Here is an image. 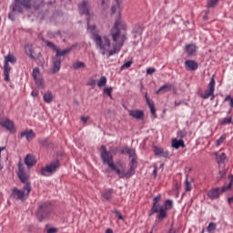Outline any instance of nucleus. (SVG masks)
I'll list each match as a JSON object with an SVG mask.
<instances>
[{"instance_id": "nucleus-1", "label": "nucleus", "mask_w": 233, "mask_h": 233, "mask_svg": "<svg viewBox=\"0 0 233 233\" xmlns=\"http://www.w3.org/2000/svg\"><path fill=\"white\" fill-rule=\"evenodd\" d=\"M86 21L87 30H90V33L93 35V41L96 46L102 50V56H105L107 52V57H112V56H116V54L121 52V48H123L125 41H127V34L121 35V30H127V25L121 20V17H118L115 21L113 28L110 30V35L113 39L111 50H109L111 43L108 36L101 37V35L96 34V25H90V18H87Z\"/></svg>"}, {"instance_id": "nucleus-2", "label": "nucleus", "mask_w": 233, "mask_h": 233, "mask_svg": "<svg viewBox=\"0 0 233 233\" xmlns=\"http://www.w3.org/2000/svg\"><path fill=\"white\" fill-rule=\"evenodd\" d=\"M54 0H15L9 6L8 19L15 21V15L17 14H23L25 10L33 8L35 10V15L40 21H43L46 15H48V10L45 8V5H52Z\"/></svg>"}, {"instance_id": "nucleus-3", "label": "nucleus", "mask_w": 233, "mask_h": 233, "mask_svg": "<svg viewBox=\"0 0 233 233\" xmlns=\"http://www.w3.org/2000/svg\"><path fill=\"white\" fill-rule=\"evenodd\" d=\"M159 201H161V195H157L153 198V204L148 216L149 218H152L154 214H157V219H158V221H163L168 218L167 210H172L174 202L171 199H167L164 202V205L159 206Z\"/></svg>"}, {"instance_id": "nucleus-4", "label": "nucleus", "mask_w": 233, "mask_h": 233, "mask_svg": "<svg viewBox=\"0 0 233 233\" xmlns=\"http://www.w3.org/2000/svg\"><path fill=\"white\" fill-rule=\"evenodd\" d=\"M100 157L104 165H107L113 172H116L117 174L118 177L120 179H129V177H132L134 174H136V171H133V173L128 174V169L127 172L125 170H120L117 168L116 164H114V155L112 152L106 150V146H101L100 147Z\"/></svg>"}, {"instance_id": "nucleus-5", "label": "nucleus", "mask_w": 233, "mask_h": 233, "mask_svg": "<svg viewBox=\"0 0 233 233\" xmlns=\"http://www.w3.org/2000/svg\"><path fill=\"white\" fill-rule=\"evenodd\" d=\"M77 46H79V44L75 43L70 47H67L66 49L61 50L58 48V50H56V56L52 57L53 67L50 73L57 74V72L61 70V57L70 54V52H72V50H74L75 48H77Z\"/></svg>"}, {"instance_id": "nucleus-6", "label": "nucleus", "mask_w": 233, "mask_h": 233, "mask_svg": "<svg viewBox=\"0 0 233 233\" xmlns=\"http://www.w3.org/2000/svg\"><path fill=\"white\" fill-rule=\"evenodd\" d=\"M52 212V203H50L49 201L43 202L38 205V208L35 211V217L40 222L46 221V219H50Z\"/></svg>"}, {"instance_id": "nucleus-7", "label": "nucleus", "mask_w": 233, "mask_h": 233, "mask_svg": "<svg viewBox=\"0 0 233 233\" xmlns=\"http://www.w3.org/2000/svg\"><path fill=\"white\" fill-rule=\"evenodd\" d=\"M18 179L23 183L24 190L27 191V196L32 192V183L30 182V174H28L26 171H25V166L21 164V162L18 164V171L16 172Z\"/></svg>"}, {"instance_id": "nucleus-8", "label": "nucleus", "mask_w": 233, "mask_h": 233, "mask_svg": "<svg viewBox=\"0 0 233 233\" xmlns=\"http://www.w3.org/2000/svg\"><path fill=\"white\" fill-rule=\"evenodd\" d=\"M229 183L228 186H223L221 187H213L208 191V198L214 201V199H219L221 194H225V192H228L232 188L233 183V175L228 176Z\"/></svg>"}, {"instance_id": "nucleus-9", "label": "nucleus", "mask_w": 233, "mask_h": 233, "mask_svg": "<svg viewBox=\"0 0 233 233\" xmlns=\"http://www.w3.org/2000/svg\"><path fill=\"white\" fill-rule=\"evenodd\" d=\"M60 167L61 162L59 161V159H56L51 162L49 165H46L45 167H42L40 174L45 177H49V176L56 174V171L59 170Z\"/></svg>"}, {"instance_id": "nucleus-10", "label": "nucleus", "mask_w": 233, "mask_h": 233, "mask_svg": "<svg viewBox=\"0 0 233 233\" xmlns=\"http://www.w3.org/2000/svg\"><path fill=\"white\" fill-rule=\"evenodd\" d=\"M126 152L129 157H133L129 162L127 175L134 174V172H136V168H137V155L136 154V149L126 147Z\"/></svg>"}, {"instance_id": "nucleus-11", "label": "nucleus", "mask_w": 233, "mask_h": 233, "mask_svg": "<svg viewBox=\"0 0 233 233\" xmlns=\"http://www.w3.org/2000/svg\"><path fill=\"white\" fill-rule=\"evenodd\" d=\"M25 52L34 61H36V59H39L41 57V51L36 52L34 50V46L30 44H27L25 46Z\"/></svg>"}, {"instance_id": "nucleus-12", "label": "nucleus", "mask_w": 233, "mask_h": 233, "mask_svg": "<svg viewBox=\"0 0 233 233\" xmlns=\"http://www.w3.org/2000/svg\"><path fill=\"white\" fill-rule=\"evenodd\" d=\"M78 11L80 15H87L90 16V4L88 1L84 0L82 3L78 5Z\"/></svg>"}, {"instance_id": "nucleus-13", "label": "nucleus", "mask_w": 233, "mask_h": 233, "mask_svg": "<svg viewBox=\"0 0 233 233\" xmlns=\"http://www.w3.org/2000/svg\"><path fill=\"white\" fill-rule=\"evenodd\" d=\"M10 198H12V199H16V201H25V191L17 187H14L11 190Z\"/></svg>"}, {"instance_id": "nucleus-14", "label": "nucleus", "mask_w": 233, "mask_h": 233, "mask_svg": "<svg viewBox=\"0 0 233 233\" xmlns=\"http://www.w3.org/2000/svg\"><path fill=\"white\" fill-rule=\"evenodd\" d=\"M0 126L3 127L4 128H6L11 133L15 132V126L14 125V121L5 118H0Z\"/></svg>"}, {"instance_id": "nucleus-15", "label": "nucleus", "mask_w": 233, "mask_h": 233, "mask_svg": "<svg viewBox=\"0 0 233 233\" xmlns=\"http://www.w3.org/2000/svg\"><path fill=\"white\" fill-rule=\"evenodd\" d=\"M112 198H114V189L113 188L105 189L101 193V197H100L103 203H106V201H112Z\"/></svg>"}, {"instance_id": "nucleus-16", "label": "nucleus", "mask_w": 233, "mask_h": 233, "mask_svg": "<svg viewBox=\"0 0 233 233\" xmlns=\"http://www.w3.org/2000/svg\"><path fill=\"white\" fill-rule=\"evenodd\" d=\"M32 76L35 79L36 86H38V88H43L45 86V84H44L43 78L39 77V69H38V67H35L33 69Z\"/></svg>"}, {"instance_id": "nucleus-17", "label": "nucleus", "mask_w": 233, "mask_h": 233, "mask_svg": "<svg viewBox=\"0 0 233 233\" xmlns=\"http://www.w3.org/2000/svg\"><path fill=\"white\" fill-rule=\"evenodd\" d=\"M199 65L195 60H186L185 62V68L187 72H194L198 70Z\"/></svg>"}, {"instance_id": "nucleus-18", "label": "nucleus", "mask_w": 233, "mask_h": 233, "mask_svg": "<svg viewBox=\"0 0 233 233\" xmlns=\"http://www.w3.org/2000/svg\"><path fill=\"white\" fill-rule=\"evenodd\" d=\"M129 116L135 119L142 120L145 119V111L141 109H133L129 111Z\"/></svg>"}, {"instance_id": "nucleus-19", "label": "nucleus", "mask_w": 233, "mask_h": 233, "mask_svg": "<svg viewBox=\"0 0 233 233\" xmlns=\"http://www.w3.org/2000/svg\"><path fill=\"white\" fill-rule=\"evenodd\" d=\"M214 156L216 157L218 165L220 167H225V162L227 161V153L219 154L218 152H215Z\"/></svg>"}, {"instance_id": "nucleus-20", "label": "nucleus", "mask_w": 233, "mask_h": 233, "mask_svg": "<svg viewBox=\"0 0 233 233\" xmlns=\"http://www.w3.org/2000/svg\"><path fill=\"white\" fill-rule=\"evenodd\" d=\"M145 99L147 101V105L150 108V112L154 117H157V113H156V106L154 104V101L150 100L148 97V93H145Z\"/></svg>"}, {"instance_id": "nucleus-21", "label": "nucleus", "mask_w": 233, "mask_h": 233, "mask_svg": "<svg viewBox=\"0 0 233 233\" xmlns=\"http://www.w3.org/2000/svg\"><path fill=\"white\" fill-rule=\"evenodd\" d=\"M36 163L37 160L35 159V157L34 155H26L25 158V165H26V167L32 168V167H34Z\"/></svg>"}, {"instance_id": "nucleus-22", "label": "nucleus", "mask_w": 233, "mask_h": 233, "mask_svg": "<svg viewBox=\"0 0 233 233\" xmlns=\"http://www.w3.org/2000/svg\"><path fill=\"white\" fill-rule=\"evenodd\" d=\"M185 52L188 56H196V52H198V46H196L194 44L186 45Z\"/></svg>"}, {"instance_id": "nucleus-23", "label": "nucleus", "mask_w": 233, "mask_h": 233, "mask_svg": "<svg viewBox=\"0 0 233 233\" xmlns=\"http://www.w3.org/2000/svg\"><path fill=\"white\" fill-rule=\"evenodd\" d=\"M20 137H25L26 141H32L34 137H35V133H34V130H25L21 132Z\"/></svg>"}, {"instance_id": "nucleus-24", "label": "nucleus", "mask_w": 233, "mask_h": 233, "mask_svg": "<svg viewBox=\"0 0 233 233\" xmlns=\"http://www.w3.org/2000/svg\"><path fill=\"white\" fill-rule=\"evenodd\" d=\"M172 88H174V85H172V84H166V85L160 86V88H158L156 91V94L157 95H158V94H167V92H170V90H172Z\"/></svg>"}, {"instance_id": "nucleus-25", "label": "nucleus", "mask_w": 233, "mask_h": 233, "mask_svg": "<svg viewBox=\"0 0 233 233\" xmlns=\"http://www.w3.org/2000/svg\"><path fill=\"white\" fill-rule=\"evenodd\" d=\"M172 147L177 150V148H185L187 145H185V140L181 138L179 140H177V138H174L172 140Z\"/></svg>"}, {"instance_id": "nucleus-26", "label": "nucleus", "mask_w": 233, "mask_h": 233, "mask_svg": "<svg viewBox=\"0 0 233 233\" xmlns=\"http://www.w3.org/2000/svg\"><path fill=\"white\" fill-rule=\"evenodd\" d=\"M10 70H12V67H10V64L5 62L4 63L5 81H10Z\"/></svg>"}, {"instance_id": "nucleus-27", "label": "nucleus", "mask_w": 233, "mask_h": 233, "mask_svg": "<svg viewBox=\"0 0 233 233\" xmlns=\"http://www.w3.org/2000/svg\"><path fill=\"white\" fill-rule=\"evenodd\" d=\"M227 177V169L222 168L218 170V173L217 174V182L219 183V181H223L225 177Z\"/></svg>"}, {"instance_id": "nucleus-28", "label": "nucleus", "mask_w": 233, "mask_h": 233, "mask_svg": "<svg viewBox=\"0 0 233 233\" xmlns=\"http://www.w3.org/2000/svg\"><path fill=\"white\" fill-rule=\"evenodd\" d=\"M43 99L45 103H52L54 101V95L51 91H47L44 94Z\"/></svg>"}, {"instance_id": "nucleus-29", "label": "nucleus", "mask_w": 233, "mask_h": 233, "mask_svg": "<svg viewBox=\"0 0 233 233\" xmlns=\"http://www.w3.org/2000/svg\"><path fill=\"white\" fill-rule=\"evenodd\" d=\"M5 63H11L12 65H15V63H17V58L15 57L14 55L8 54L5 56Z\"/></svg>"}, {"instance_id": "nucleus-30", "label": "nucleus", "mask_w": 233, "mask_h": 233, "mask_svg": "<svg viewBox=\"0 0 233 233\" xmlns=\"http://www.w3.org/2000/svg\"><path fill=\"white\" fill-rule=\"evenodd\" d=\"M208 90L211 91L214 93V90H216V76H212L210 78V82L208 85Z\"/></svg>"}, {"instance_id": "nucleus-31", "label": "nucleus", "mask_w": 233, "mask_h": 233, "mask_svg": "<svg viewBox=\"0 0 233 233\" xmlns=\"http://www.w3.org/2000/svg\"><path fill=\"white\" fill-rule=\"evenodd\" d=\"M200 97H202V99H208L209 97L214 99V92L208 89L205 93L200 94Z\"/></svg>"}, {"instance_id": "nucleus-32", "label": "nucleus", "mask_w": 233, "mask_h": 233, "mask_svg": "<svg viewBox=\"0 0 233 233\" xmlns=\"http://www.w3.org/2000/svg\"><path fill=\"white\" fill-rule=\"evenodd\" d=\"M43 41L46 45V46H48V48H51L52 50H54V52H56V54L57 53V50L59 49V47H57V46H56V44H54V42H51L48 40H43Z\"/></svg>"}, {"instance_id": "nucleus-33", "label": "nucleus", "mask_w": 233, "mask_h": 233, "mask_svg": "<svg viewBox=\"0 0 233 233\" xmlns=\"http://www.w3.org/2000/svg\"><path fill=\"white\" fill-rule=\"evenodd\" d=\"M227 140V134H223L218 139L215 141L216 147H221L223 143Z\"/></svg>"}, {"instance_id": "nucleus-34", "label": "nucleus", "mask_w": 233, "mask_h": 233, "mask_svg": "<svg viewBox=\"0 0 233 233\" xmlns=\"http://www.w3.org/2000/svg\"><path fill=\"white\" fill-rule=\"evenodd\" d=\"M86 64H85V62L77 61L73 64L74 70H79V68H86Z\"/></svg>"}, {"instance_id": "nucleus-35", "label": "nucleus", "mask_w": 233, "mask_h": 233, "mask_svg": "<svg viewBox=\"0 0 233 233\" xmlns=\"http://www.w3.org/2000/svg\"><path fill=\"white\" fill-rule=\"evenodd\" d=\"M187 136H188V132H187V129L178 130L177 132V137H178V139H183L187 137Z\"/></svg>"}, {"instance_id": "nucleus-36", "label": "nucleus", "mask_w": 233, "mask_h": 233, "mask_svg": "<svg viewBox=\"0 0 233 233\" xmlns=\"http://www.w3.org/2000/svg\"><path fill=\"white\" fill-rule=\"evenodd\" d=\"M38 144L40 145V147H49L50 146V141L48 140V138H38Z\"/></svg>"}, {"instance_id": "nucleus-37", "label": "nucleus", "mask_w": 233, "mask_h": 233, "mask_svg": "<svg viewBox=\"0 0 233 233\" xmlns=\"http://www.w3.org/2000/svg\"><path fill=\"white\" fill-rule=\"evenodd\" d=\"M232 123V116H227L219 120V125H230Z\"/></svg>"}, {"instance_id": "nucleus-38", "label": "nucleus", "mask_w": 233, "mask_h": 233, "mask_svg": "<svg viewBox=\"0 0 233 233\" xmlns=\"http://www.w3.org/2000/svg\"><path fill=\"white\" fill-rule=\"evenodd\" d=\"M217 228H218V225L215 222H210L207 228V231L208 233H212L216 230Z\"/></svg>"}, {"instance_id": "nucleus-39", "label": "nucleus", "mask_w": 233, "mask_h": 233, "mask_svg": "<svg viewBox=\"0 0 233 233\" xmlns=\"http://www.w3.org/2000/svg\"><path fill=\"white\" fill-rule=\"evenodd\" d=\"M184 187L186 192H190V190H192V184L188 181V177H186Z\"/></svg>"}, {"instance_id": "nucleus-40", "label": "nucleus", "mask_w": 233, "mask_h": 233, "mask_svg": "<svg viewBox=\"0 0 233 233\" xmlns=\"http://www.w3.org/2000/svg\"><path fill=\"white\" fill-rule=\"evenodd\" d=\"M106 85V76H101L97 82V86L101 88V86H105Z\"/></svg>"}, {"instance_id": "nucleus-41", "label": "nucleus", "mask_w": 233, "mask_h": 233, "mask_svg": "<svg viewBox=\"0 0 233 233\" xmlns=\"http://www.w3.org/2000/svg\"><path fill=\"white\" fill-rule=\"evenodd\" d=\"M154 154L155 156H162L163 155V148L154 146Z\"/></svg>"}, {"instance_id": "nucleus-42", "label": "nucleus", "mask_w": 233, "mask_h": 233, "mask_svg": "<svg viewBox=\"0 0 233 233\" xmlns=\"http://www.w3.org/2000/svg\"><path fill=\"white\" fill-rule=\"evenodd\" d=\"M112 213L115 214V215L116 216V218H117L118 219H120L121 221H125V217H123V215H121V212H120L119 210L114 209V210L112 211Z\"/></svg>"}, {"instance_id": "nucleus-43", "label": "nucleus", "mask_w": 233, "mask_h": 233, "mask_svg": "<svg viewBox=\"0 0 233 233\" xmlns=\"http://www.w3.org/2000/svg\"><path fill=\"white\" fill-rule=\"evenodd\" d=\"M218 3H219V0H208L207 6L208 8H214Z\"/></svg>"}, {"instance_id": "nucleus-44", "label": "nucleus", "mask_w": 233, "mask_h": 233, "mask_svg": "<svg viewBox=\"0 0 233 233\" xmlns=\"http://www.w3.org/2000/svg\"><path fill=\"white\" fill-rule=\"evenodd\" d=\"M96 79L94 78H90L86 84L87 86H92V88H95L96 87Z\"/></svg>"}, {"instance_id": "nucleus-45", "label": "nucleus", "mask_w": 233, "mask_h": 233, "mask_svg": "<svg viewBox=\"0 0 233 233\" xmlns=\"http://www.w3.org/2000/svg\"><path fill=\"white\" fill-rule=\"evenodd\" d=\"M116 5H112L111 7L112 14H116L117 12V8H119V0H116Z\"/></svg>"}, {"instance_id": "nucleus-46", "label": "nucleus", "mask_w": 233, "mask_h": 233, "mask_svg": "<svg viewBox=\"0 0 233 233\" xmlns=\"http://www.w3.org/2000/svg\"><path fill=\"white\" fill-rule=\"evenodd\" d=\"M112 90H114L113 87H106L104 89V92H106V95L112 99Z\"/></svg>"}, {"instance_id": "nucleus-47", "label": "nucleus", "mask_w": 233, "mask_h": 233, "mask_svg": "<svg viewBox=\"0 0 233 233\" xmlns=\"http://www.w3.org/2000/svg\"><path fill=\"white\" fill-rule=\"evenodd\" d=\"M130 66H132V61H127L121 66V70L130 68Z\"/></svg>"}, {"instance_id": "nucleus-48", "label": "nucleus", "mask_w": 233, "mask_h": 233, "mask_svg": "<svg viewBox=\"0 0 233 233\" xmlns=\"http://www.w3.org/2000/svg\"><path fill=\"white\" fill-rule=\"evenodd\" d=\"M3 150H6V147H0V170H3L4 168L3 164H1V153L3 152Z\"/></svg>"}, {"instance_id": "nucleus-49", "label": "nucleus", "mask_w": 233, "mask_h": 233, "mask_svg": "<svg viewBox=\"0 0 233 233\" xmlns=\"http://www.w3.org/2000/svg\"><path fill=\"white\" fill-rule=\"evenodd\" d=\"M136 34H138L139 35H141L143 34V27L141 26H137V29L135 30Z\"/></svg>"}, {"instance_id": "nucleus-50", "label": "nucleus", "mask_w": 233, "mask_h": 233, "mask_svg": "<svg viewBox=\"0 0 233 233\" xmlns=\"http://www.w3.org/2000/svg\"><path fill=\"white\" fill-rule=\"evenodd\" d=\"M156 72V68H152V67H149L147 69V75H152Z\"/></svg>"}, {"instance_id": "nucleus-51", "label": "nucleus", "mask_w": 233, "mask_h": 233, "mask_svg": "<svg viewBox=\"0 0 233 233\" xmlns=\"http://www.w3.org/2000/svg\"><path fill=\"white\" fill-rule=\"evenodd\" d=\"M47 233H56L57 232V228H49L46 230Z\"/></svg>"}, {"instance_id": "nucleus-52", "label": "nucleus", "mask_w": 233, "mask_h": 233, "mask_svg": "<svg viewBox=\"0 0 233 233\" xmlns=\"http://www.w3.org/2000/svg\"><path fill=\"white\" fill-rule=\"evenodd\" d=\"M107 1L108 0H102L101 1V5H102L103 8H108Z\"/></svg>"}, {"instance_id": "nucleus-53", "label": "nucleus", "mask_w": 233, "mask_h": 233, "mask_svg": "<svg viewBox=\"0 0 233 233\" xmlns=\"http://www.w3.org/2000/svg\"><path fill=\"white\" fill-rule=\"evenodd\" d=\"M153 176L154 177H157V166H154Z\"/></svg>"}, {"instance_id": "nucleus-54", "label": "nucleus", "mask_w": 233, "mask_h": 233, "mask_svg": "<svg viewBox=\"0 0 233 233\" xmlns=\"http://www.w3.org/2000/svg\"><path fill=\"white\" fill-rule=\"evenodd\" d=\"M175 188H176V190H179L181 188V184L179 182H176Z\"/></svg>"}, {"instance_id": "nucleus-55", "label": "nucleus", "mask_w": 233, "mask_h": 233, "mask_svg": "<svg viewBox=\"0 0 233 233\" xmlns=\"http://www.w3.org/2000/svg\"><path fill=\"white\" fill-rule=\"evenodd\" d=\"M31 96H32L33 97H37V96H39V92H37V91H32V92H31Z\"/></svg>"}, {"instance_id": "nucleus-56", "label": "nucleus", "mask_w": 233, "mask_h": 233, "mask_svg": "<svg viewBox=\"0 0 233 233\" xmlns=\"http://www.w3.org/2000/svg\"><path fill=\"white\" fill-rule=\"evenodd\" d=\"M81 121H83V123H86L88 121V116H81Z\"/></svg>"}, {"instance_id": "nucleus-57", "label": "nucleus", "mask_w": 233, "mask_h": 233, "mask_svg": "<svg viewBox=\"0 0 233 233\" xmlns=\"http://www.w3.org/2000/svg\"><path fill=\"white\" fill-rule=\"evenodd\" d=\"M163 157H168V151H163L162 155Z\"/></svg>"}, {"instance_id": "nucleus-58", "label": "nucleus", "mask_w": 233, "mask_h": 233, "mask_svg": "<svg viewBox=\"0 0 233 233\" xmlns=\"http://www.w3.org/2000/svg\"><path fill=\"white\" fill-rule=\"evenodd\" d=\"M231 99H232V96H230V95H228V96L225 97L224 101H231Z\"/></svg>"}, {"instance_id": "nucleus-59", "label": "nucleus", "mask_w": 233, "mask_h": 233, "mask_svg": "<svg viewBox=\"0 0 233 233\" xmlns=\"http://www.w3.org/2000/svg\"><path fill=\"white\" fill-rule=\"evenodd\" d=\"M120 154H122V156H125V154H127V147H125L124 149H121Z\"/></svg>"}, {"instance_id": "nucleus-60", "label": "nucleus", "mask_w": 233, "mask_h": 233, "mask_svg": "<svg viewBox=\"0 0 233 233\" xmlns=\"http://www.w3.org/2000/svg\"><path fill=\"white\" fill-rule=\"evenodd\" d=\"M228 203L230 205L231 203H233V197H230L228 198Z\"/></svg>"}, {"instance_id": "nucleus-61", "label": "nucleus", "mask_w": 233, "mask_h": 233, "mask_svg": "<svg viewBox=\"0 0 233 233\" xmlns=\"http://www.w3.org/2000/svg\"><path fill=\"white\" fill-rule=\"evenodd\" d=\"M106 233H114V230H112V228H107L106 230Z\"/></svg>"}, {"instance_id": "nucleus-62", "label": "nucleus", "mask_w": 233, "mask_h": 233, "mask_svg": "<svg viewBox=\"0 0 233 233\" xmlns=\"http://www.w3.org/2000/svg\"><path fill=\"white\" fill-rule=\"evenodd\" d=\"M229 106H230L231 108H233V98H231Z\"/></svg>"}, {"instance_id": "nucleus-63", "label": "nucleus", "mask_w": 233, "mask_h": 233, "mask_svg": "<svg viewBox=\"0 0 233 233\" xmlns=\"http://www.w3.org/2000/svg\"><path fill=\"white\" fill-rule=\"evenodd\" d=\"M168 233H176V231L172 232V228H170Z\"/></svg>"}, {"instance_id": "nucleus-64", "label": "nucleus", "mask_w": 233, "mask_h": 233, "mask_svg": "<svg viewBox=\"0 0 233 233\" xmlns=\"http://www.w3.org/2000/svg\"><path fill=\"white\" fill-rule=\"evenodd\" d=\"M205 231H202L201 233H204Z\"/></svg>"}]
</instances>
